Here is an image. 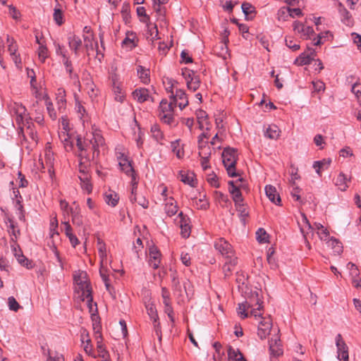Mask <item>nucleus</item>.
I'll return each mask as SVG.
<instances>
[{"label": "nucleus", "instance_id": "obj_45", "mask_svg": "<svg viewBox=\"0 0 361 361\" xmlns=\"http://www.w3.org/2000/svg\"><path fill=\"white\" fill-rule=\"evenodd\" d=\"M331 247L334 249V252L341 254L343 252L342 243L336 238L331 237L329 241Z\"/></svg>", "mask_w": 361, "mask_h": 361}, {"label": "nucleus", "instance_id": "obj_8", "mask_svg": "<svg viewBox=\"0 0 361 361\" xmlns=\"http://www.w3.org/2000/svg\"><path fill=\"white\" fill-rule=\"evenodd\" d=\"M214 247L225 258L234 256V252L231 245L223 238H218L215 240Z\"/></svg>", "mask_w": 361, "mask_h": 361}, {"label": "nucleus", "instance_id": "obj_9", "mask_svg": "<svg viewBox=\"0 0 361 361\" xmlns=\"http://www.w3.org/2000/svg\"><path fill=\"white\" fill-rule=\"evenodd\" d=\"M87 274L85 271H80L78 274H74V281L82 291V295L88 290H92V286L90 281L87 279Z\"/></svg>", "mask_w": 361, "mask_h": 361}, {"label": "nucleus", "instance_id": "obj_6", "mask_svg": "<svg viewBox=\"0 0 361 361\" xmlns=\"http://www.w3.org/2000/svg\"><path fill=\"white\" fill-rule=\"evenodd\" d=\"M244 179L243 178H238L235 183H240L239 185H235L233 180H229L228 184L229 185L228 191L232 195V199L235 204L243 202V198L240 188H245V185L243 183Z\"/></svg>", "mask_w": 361, "mask_h": 361}, {"label": "nucleus", "instance_id": "obj_62", "mask_svg": "<svg viewBox=\"0 0 361 361\" xmlns=\"http://www.w3.org/2000/svg\"><path fill=\"white\" fill-rule=\"evenodd\" d=\"M181 63H190L192 62V58L189 55L187 50H183L180 53Z\"/></svg>", "mask_w": 361, "mask_h": 361}, {"label": "nucleus", "instance_id": "obj_57", "mask_svg": "<svg viewBox=\"0 0 361 361\" xmlns=\"http://www.w3.org/2000/svg\"><path fill=\"white\" fill-rule=\"evenodd\" d=\"M286 45L293 51H297L300 49V45L291 37L286 38Z\"/></svg>", "mask_w": 361, "mask_h": 361}, {"label": "nucleus", "instance_id": "obj_32", "mask_svg": "<svg viewBox=\"0 0 361 361\" xmlns=\"http://www.w3.org/2000/svg\"><path fill=\"white\" fill-rule=\"evenodd\" d=\"M90 155H83L82 157V160H80V163L78 164V171L80 173H84L85 172L88 171V167L90 166Z\"/></svg>", "mask_w": 361, "mask_h": 361}, {"label": "nucleus", "instance_id": "obj_7", "mask_svg": "<svg viewBox=\"0 0 361 361\" xmlns=\"http://www.w3.org/2000/svg\"><path fill=\"white\" fill-rule=\"evenodd\" d=\"M119 162L118 165L121 168V170L123 171L127 176L131 177V182L134 185H137V182L136 181V173L132 166V161H130L127 156L124 155V154H121L120 157H118Z\"/></svg>", "mask_w": 361, "mask_h": 361}, {"label": "nucleus", "instance_id": "obj_53", "mask_svg": "<svg viewBox=\"0 0 361 361\" xmlns=\"http://www.w3.org/2000/svg\"><path fill=\"white\" fill-rule=\"evenodd\" d=\"M8 304L9 309L14 312H17L20 307L19 303L13 296H11L8 298Z\"/></svg>", "mask_w": 361, "mask_h": 361}, {"label": "nucleus", "instance_id": "obj_31", "mask_svg": "<svg viewBox=\"0 0 361 361\" xmlns=\"http://www.w3.org/2000/svg\"><path fill=\"white\" fill-rule=\"evenodd\" d=\"M163 303L164 305V312L167 314L168 317L169 318L171 322H174V312L173 310V307L171 306V300L170 298L163 299Z\"/></svg>", "mask_w": 361, "mask_h": 361}, {"label": "nucleus", "instance_id": "obj_36", "mask_svg": "<svg viewBox=\"0 0 361 361\" xmlns=\"http://www.w3.org/2000/svg\"><path fill=\"white\" fill-rule=\"evenodd\" d=\"M200 82H201L199 75H195L186 83L187 87L190 90L195 92L200 87Z\"/></svg>", "mask_w": 361, "mask_h": 361}, {"label": "nucleus", "instance_id": "obj_22", "mask_svg": "<svg viewBox=\"0 0 361 361\" xmlns=\"http://www.w3.org/2000/svg\"><path fill=\"white\" fill-rule=\"evenodd\" d=\"M331 163L330 159H323L320 161H316L313 163L312 167L315 169L316 173L322 176V170L327 169Z\"/></svg>", "mask_w": 361, "mask_h": 361}, {"label": "nucleus", "instance_id": "obj_49", "mask_svg": "<svg viewBox=\"0 0 361 361\" xmlns=\"http://www.w3.org/2000/svg\"><path fill=\"white\" fill-rule=\"evenodd\" d=\"M85 47L87 51L94 50L95 43H93V36H83Z\"/></svg>", "mask_w": 361, "mask_h": 361}, {"label": "nucleus", "instance_id": "obj_38", "mask_svg": "<svg viewBox=\"0 0 361 361\" xmlns=\"http://www.w3.org/2000/svg\"><path fill=\"white\" fill-rule=\"evenodd\" d=\"M347 181L348 179L346 176L343 173L341 172L336 178V185L339 187L341 190L345 191L348 187Z\"/></svg>", "mask_w": 361, "mask_h": 361}, {"label": "nucleus", "instance_id": "obj_52", "mask_svg": "<svg viewBox=\"0 0 361 361\" xmlns=\"http://www.w3.org/2000/svg\"><path fill=\"white\" fill-rule=\"evenodd\" d=\"M90 140H92L91 144H94L96 146H102L104 144V139L102 137V135L99 133H93V137Z\"/></svg>", "mask_w": 361, "mask_h": 361}, {"label": "nucleus", "instance_id": "obj_60", "mask_svg": "<svg viewBox=\"0 0 361 361\" xmlns=\"http://www.w3.org/2000/svg\"><path fill=\"white\" fill-rule=\"evenodd\" d=\"M170 145L172 152L176 154L178 159L181 158L182 155L180 153V149L179 148L178 140L172 141L170 142Z\"/></svg>", "mask_w": 361, "mask_h": 361}, {"label": "nucleus", "instance_id": "obj_13", "mask_svg": "<svg viewBox=\"0 0 361 361\" xmlns=\"http://www.w3.org/2000/svg\"><path fill=\"white\" fill-rule=\"evenodd\" d=\"M164 211L168 216H172L178 212L177 202L172 196L164 200Z\"/></svg>", "mask_w": 361, "mask_h": 361}, {"label": "nucleus", "instance_id": "obj_58", "mask_svg": "<svg viewBox=\"0 0 361 361\" xmlns=\"http://www.w3.org/2000/svg\"><path fill=\"white\" fill-rule=\"evenodd\" d=\"M7 221L10 223V225L8 227L11 230V233L15 237V238H16L15 240H16L18 236L20 235V230L16 229L17 226H16V224H14V222L11 218L8 217Z\"/></svg>", "mask_w": 361, "mask_h": 361}, {"label": "nucleus", "instance_id": "obj_59", "mask_svg": "<svg viewBox=\"0 0 361 361\" xmlns=\"http://www.w3.org/2000/svg\"><path fill=\"white\" fill-rule=\"evenodd\" d=\"M214 194L216 195V198L219 202H224L225 204L229 203L230 204H231V201L228 197V195L224 194L220 191H215Z\"/></svg>", "mask_w": 361, "mask_h": 361}, {"label": "nucleus", "instance_id": "obj_29", "mask_svg": "<svg viewBox=\"0 0 361 361\" xmlns=\"http://www.w3.org/2000/svg\"><path fill=\"white\" fill-rule=\"evenodd\" d=\"M71 213L72 216V222L74 225L80 226L83 224L82 216L80 213V208L76 206L75 208H71Z\"/></svg>", "mask_w": 361, "mask_h": 361}, {"label": "nucleus", "instance_id": "obj_33", "mask_svg": "<svg viewBox=\"0 0 361 361\" xmlns=\"http://www.w3.org/2000/svg\"><path fill=\"white\" fill-rule=\"evenodd\" d=\"M192 200H195L197 209L206 210L209 208V203L207 199L206 195L200 196L199 199H197V197H193Z\"/></svg>", "mask_w": 361, "mask_h": 361}, {"label": "nucleus", "instance_id": "obj_18", "mask_svg": "<svg viewBox=\"0 0 361 361\" xmlns=\"http://www.w3.org/2000/svg\"><path fill=\"white\" fill-rule=\"evenodd\" d=\"M147 257L149 266L154 269H158V248L155 245H153L149 248Z\"/></svg>", "mask_w": 361, "mask_h": 361}, {"label": "nucleus", "instance_id": "obj_48", "mask_svg": "<svg viewBox=\"0 0 361 361\" xmlns=\"http://www.w3.org/2000/svg\"><path fill=\"white\" fill-rule=\"evenodd\" d=\"M242 354L239 349H234L232 346H229L228 348V357L230 360H237V357Z\"/></svg>", "mask_w": 361, "mask_h": 361}, {"label": "nucleus", "instance_id": "obj_30", "mask_svg": "<svg viewBox=\"0 0 361 361\" xmlns=\"http://www.w3.org/2000/svg\"><path fill=\"white\" fill-rule=\"evenodd\" d=\"M53 16L54 20L58 25H61L63 23V13L59 3L56 4Z\"/></svg>", "mask_w": 361, "mask_h": 361}, {"label": "nucleus", "instance_id": "obj_50", "mask_svg": "<svg viewBox=\"0 0 361 361\" xmlns=\"http://www.w3.org/2000/svg\"><path fill=\"white\" fill-rule=\"evenodd\" d=\"M91 178H86V180H80V185L82 190H85L88 194L92 192V184L90 182Z\"/></svg>", "mask_w": 361, "mask_h": 361}, {"label": "nucleus", "instance_id": "obj_41", "mask_svg": "<svg viewBox=\"0 0 361 361\" xmlns=\"http://www.w3.org/2000/svg\"><path fill=\"white\" fill-rule=\"evenodd\" d=\"M17 255L18 256H17L16 259L20 265L26 267L28 269H30L33 267L32 261L27 259L23 254L21 255Z\"/></svg>", "mask_w": 361, "mask_h": 361}, {"label": "nucleus", "instance_id": "obj_42", "mask_svg": "<svg viewBox=\"0 0 361 361\" xmlns=\"http://www.w3.org/2000/svg\"><path fill=\"white\" fill-rule=\"evenodd\" d=\"M165 2V0H159V5L161 4H164ZM166 8L165 7H161L159 6V27H166L167 25V22L166 20V18H165V13H166Z\"/></svg>", "mask_w": 361, "mask_h": 361}, {"label": "nucleus", "instance_id": "obj_47", "mask_svg": "<svg viewBox=\"0 0 361 361\" xmlns=\"http://www.w3.org/2000/svg\"><path fill=\"white\" fill-rule=\"evenodd\" d=\"M26 109L25 107L22 104H18L17 108L16 109V113L17 115L16 121L18 123H20V121H23L24 115L25 114Z\"/></svg>", "mask_w": 361, "mask_h": 361}, {"label": "nucleus", "instance_id": "obj_24", "mask_svg": "<svg viewBox=\"0 0 361 361\" xmlns=\"http://www.w3.org/2000/svg\"><path fill=\"white\" fill-rule=\"evenodd\" d=\"M92 290H87V292H86L84 295H82V296L83 297L82 300H84L85 298L87 299V307L89 309V312L91 313V314H95L94 312H97V305L96 302L94 304H93V298H92Z\"/></svg>", "mask_w": 361, "mask_h": 361}, {"label": "nucleus", "instance_id": "obj_21", "mask_svg": "<svg viewBox=\"0 0 361 361\" xmlns=\"http://www.w3.org/2000/svg\"><path fill=\"white\" fill-rule=\"evenodd\" d=\"M180 180L185 184H188L191 187H195L196 180L195 179V173L190 171H180L179 172Z\"/></svg>", "mask_w": 361, "mask_h": 361}, {"label": "nucleus", "instance_id": "obj_26", "mask_svg": "<svg viewBox=\"0 0 361 361\" xmlns=\"http://www.w3.org/2000/svg\"><path fill=\"white\" fill-rule=\"evenodd\" d=\"M281 130L276 125H269L264 132V136L271 140H277L280 136Z\"/></svg>", "mask_w": 361, "mask_h": 361}, {"label": "nucleus", "instance_id": "obj_51", "mask_svg": "<svg viewBox=\"0 0 361 361\" xmlns=\"http://www.w3.org/2000/svg\"><path fill=\"white\" fill-rule=\"evenodd\" d=\"M173 82H174V80L171 78H166V79H163V85L165 87L166 92L169 94V95L171 94V92H173Z\"/></svg>", "mask_w": 361, "mask_h": 361}, {"label": "nucleus", "instance_id": "obj_37", "mask_svg": "<svg viewBox=\"0 0 361 361\" xmlns=\"http://www.w3.org/2000/svg\"><path fill=\"white\" fill-rule=\"evenodd\" d=\"M137 72L139 78H140L141 81L143 83L147 84L148 82H149V70L146 69L145 67L142 66H138L137 68Z\"/></svg>", "mask_w": 361, "mask_h": 361}, {"label": "nucleus", "instance_id": "obj_63", "mask_svg": "<svg viewBox=\"0 0 361 361\" xmlns=\"http://www.w3.org/2000/svg\"><path fill=\"white\" fill-rule=\"evenodd\" d=\"M195 75V72L192 70H190L187 68L182 69V75L186 80V83Z\"/></svg>", "mask_w": 361, "mask_h": 361}, {"label": "nucleus", "instance_id": "obj_64", "mask_svg": "<svg viewBox=\"0 0 361 361\" xmlns=\"http://www.w3.org/2000/svg\"><path fill=\"white\" fill-rule=\"evenodd\" d=\"M351 91L355 94L358 99L361 100V85L360 83H355L352 86Z\"/></svg>", "mask_w": 361, "mask_h": 361}, {"label": "nucleus", "instance_id": "obj_23", "mask_svg": "<svg viewBox=\"0 0 361 361\" xmlns=\"http://www.w3.org/2000/svg\"><path fill=\"white\" fill-rule=\"evenodd\" d=\"M133 96L140 103L145 102L149 97V91L145 88L136 89L133 92Z\"/></svg>", "mask_w": 361, "mask_h": 361}, {"label": "nucleus", "instance_id": "obj_56", "mask_svg": "<svg viewBox=\"0 0 361 361\" xmlns=\"http://www.w3.org/2000/svg\"><path fill=\"white\" fill-rule=\"evenodd\" d=\"M16 207L18 211V218L20 220H25L24 208L22 204V200H16Z\"/></svg>", "mask_w": 361, "mask_h": 361}, {"label": "nucleus", "instance_id": "obj_4", "mask_svg": "<svg viewBox=\"0 0 361 361\" xmlns=\"http://www.w3.org/2000/svg\"><path fill=\"white\" fill-rule=\"evenodd\" d=\"M143 302L145 305L147 313L154 324V331L158 335V324H157L158 319V313L155 301L151 298L150 293L148 290L145 292L143 297Z\"/></svg>", "mask_w": 361, "mask_h": 361}, {"label": "nucleus", "instance_id": "obj_28", "mask_svg": "<svg viewBox=\"0 0 361 361\" xmlns=\"http://www.w3.org/2000/svg\"><path fill=\"white\" fill-rule=\"evenodd\" d=\"M56 54L62 56L63 63L66 67V70L69 75H72V72L73 70L72 63L69 60V58L66 56V53L61 51V47L59 44H58V48L56 49Z\"/></svg>", "mask_w": 361, "mask_h": 361}, {"label": "nucleus", "instance_id": "obj_20", "mask_svg": "<svg viewBox=\"0 0 361 361\" xmlns=\"http://www.w3.org/2000/svg\"><path fill=\"white\" fill-rule=\"evenodd\" d=\"M178 216L180 217V229H181V235L186 238L190 236V226L189 224L188 223L189 219L186 218L185 216H184L183 213L180 212L178 214Z\"/></svg>", "mask_w": 361, "mask_h": 361}, {"label": "nucleus", "instance_id": "obj_15", "mask_svg": "<svg viewBox=\"0 0 361 361\" xmlns=\"http://www.w3.org/2000/svg\"><path fill=\"white\" fill-rule=\"evenodd\" d=\"M67 39L69 48L73 51L74 54L78 56L79 55V49L82 46L80 37L75 34L70 33Z\"/></svg>", "mask_w": 361, "mask_h": 361}, {"label": "nucleus", "instance_id": "obj_44", "mask_svg": "<svg viewBox=\"0 0 361 361\" xmlns=\"http://www.w3.org/2000/svg\"><path fill=\"white\" fill-rule=\"evenodd\" d=\"M256 238L259 243H262L268 242L269 235L264 228H259L256 232Z\"/></svg>", "mask_w": 361, "mask_h": 361}, {"label": "nucleus", "instance_id": "obj_1", "mask_svg": "<svg viewBox=\"0 0 361 361\" xmlns=\"http://www.w3.org/2000/svg\"><path fill=\"white\" fill-rule=\"evenodd\" d=\"M169 97V102L166 99L159 102V120L173 127L178 124L173 116L174 109L178 105L183 110L188 105L189 102L186 93L181 89H177L175 94L171 92Z\"/></svg>", "mask_w": 361, "mask_h": 361}, {"label": "nucleus", "instance_id": "obj_27", "mask_svg": "<svg viewBox=\"0 0 361 361\" xmlns=\"http://www.w3.org/2000/svg\"><path fill=\"white\" fill-rule=\"evenodd\" d=\"M65 226V234L68 238L72 246L75 247L80 241L78 238L72 233V228L68 222H63Z\"/></svg>", "mask_w": 361, "mask_h": 361}, {"label": "nucleus", "instance_id": "obj_39", "mask_svg": "<svg viewBox=\"0 0 361 361\" xmlns=\"http://www.w3.org/2000/svg\"><path fill=\"white\" fill-rule=\"evenodd\" d=\"M92 143V140H85L82 141V138L80 136L77 137L76 140V146L78 147L80 152H86L87 149L90 147V144Z\"/></svg>", "mask_w": 361, "mask_h": 361}, {"label": "nucleus", "instance_id": "obj_55", "mask_svg": "<svg viewBox=\"0 0 361 361\" xmlns=\"http://www.w3.org/2000/svg\"><path fill=\"white\" fill-rule=\"evenodd\" d=\"M59 137H60L61 141L63 142L64 147L66 149V150H69L73 148V145L72 142L70 141V137H69L68 134H66L65 132H63V138H62L61 135H59Z\"/></svg>", "mask_w": 361, "mask_h": 361}, {"label": "nucleus", "instance_id": "obj_12", "mask_svg": "<svg viewBox=\"0 0 361 361\" xmlns=\"http://www.w3.org/2000/svg\"><path fill=\"white\" fill-rule=\"evenodd\" d=\"M262 319L258 326L257 335L261 339H264L269 334L272 323L269 317H262Z\"/></svg>", "mask_w": 361, "mask_h": 361}, {"label": "nucleus", "instance_id": "obj_5", "mask_svg": "<svg viewBox=\"0 0 361 361\" xmlns=\"http://www.w3.org/2000/svg\"><path fill=\"white\" fill-rule=\"evenodd\" d=\"M137 14L138 16L144 17V19L142 20V22L147 23V32H146V37L149 41H152L154 42L155 39H158V26L157 23H147L149 20V16L146 14V10L143 6H139L136 9Z\"/></svg>", "mask_w": 361, "mask_h": 361}, {"label": "nucleus", "instance_id": "obj_40", "mask_svg": "<svg viewBox=\"0 0 361 361\" xmlns=\"http://www.w3.org/2000/svg\"><path fill=\"white\" fill-rule=\"evenodd\" d=\"M339 11L342 17V22L349 25L352 22V16L350 12L341 4H340Z\"/></svg>", "mask_w": 361, "mask_h": 361}, {"label": "nucleus", "instance_id": "obj_14", "mask_svg": "<svg viewBox=\"0 0 361 361\" xmlns=\"http://www.w3.org/2000/svg\"><path fill=\"white\" fill-rule=\"evenodd\" d=\"M270 355L274 357H279L283 353L281 340L279 337L271 338L269 341Z\"/></svg>", "mask_w": 361, "mask_h": 361}, {"label": "nucleus", "instance_id": "obj_25", "mask_svg": "<svg viewBox=\"0 0 361 361\" xmlns=\"http://www.w3.org/2000/svg\"><path fill=\"white\" fill-rule=\"evenodd\" d=\"M236 211L238 212V216L240 219V221L243 225H245L246 221L245 219L249 216V212L247 210V206L243 204V202L235 204Z\"/></svg>", "mask_w": 361, "mask_h": 361}, {"label": "nucleus", "instance_id": "obj_35", "mask_svg": "<svg viewBox=\"0 0 361 361\" xmlns=\"http://www.w3.org/2000/svg\"><path fill=\"white\" fill-rule=\"evenodd\" d=\"M112 90L115 94V99L118 102H122L124 99V95L122 92V90L120 86L116 84V80L114 78H112Z\"/></svg>", "mask_w": 361, "mask_h": 361}, {"label": "nucleus", "instance_id": "obj_3", "mask_svg": "<svg viewBox=\"0 0 361 361\" xmlns=\"http://www.w3.org/2000/svg\"><path fill=\"white\" fill-rule=\"evenodd\" d=\"M223 164L230 177L239 176L235 171V166L238 160L237 150L233 147H226L222 152Z\"/></svg>", "mask_w": 361, "mask_h": 361}, {"label": "nucleus", "instance_id": "obj_16", "mask_svg": "<svg viewBox=\"0 0 361 361\" xmlns=\"http://www.w3.org/2000/svg\"><path fill=\"white\" fill-rule=\"evenodd\" d=\"M226 261L223 265L222 269L224 274V277L230 276L238 264V258L235 257H229L225 258Z\"/></svg>", "mask_w": 361, "mask_h": 361}, {"label": "nucleus", "instance_id": "obj_43", "mask_svg": "<svg viewBox=\"0 0 361 361\" xmlns=\"http://www.w3.org/2000/svg\"><path fill=\"white\" fill-rule=\"evenodd\" d=\"M91 318L93 322L92 326L94 334L102 333V326L100 324V318L99 315L97 314H92Z\"/></svg>", "mask_w": 361, "mask_h": 361}, {"label": "nucleus", "instance_id": "obj_19", "mask_svg": "<svg viewBox=\"0 0 361 361\" xmlns=\"http://www.w3.org/2000/svg\"><path fill=\"white\" fill-rule=\"evenodd\" d=\"M241 8L247 20H252L257 14L255 7L249 2H243Z\"/></svg>", "mask_w": 361, "mask_h": 361}, {"label": "nucleus", "instance_id": "obj_54", "mask_svg": "<svg viewBox=\"0 0 361 361\" xmlns=\"http://www.w3.org/2000/svg\"><path fill=\"white\" fill-rule=\"evenodd\" d=\"M47 52L48 49L45 45H41L39 47L38 56L42 63H44L45 59L48 57Z\"/></svg>", "mask_w": 361, "mask_h": 361}, {"label": "nucleus", "instance_id": "obj_2", "mask_svg": "<svg viewBox=\"0 0 361 361\" xmlns=\"http://www.w3.org/2000/svg\"><path fill=\"white\" fill-rule=\"evenodd\" d=\"M263 302L259 298L258 293L255 292L252 294L249 300L238 305L237 308L238 314L241 319H245L248 317L247 310L251 308V315L255 318L262 317V313L260 311L262 310Z\"/></svg>", "mask_w": 361, "mask_h": 361}, {"label": "nucleus", "instance_id": "obj_10", "mask_svg": "<svg viewBox=\"0 0 361 361\" xmlns=\"http://www.w3.org/2000/svg\"><path fill=\"white\" fill-rule=\"evenodd\" d=\"M336 345L337 347L338 358L344 361H349L348 347L340 334L336 336Z\"/></svg>", "mask_w": 361, "mask_h": 361}, {"label": "nucleus", "instance_id": "obj_46", "mask_svg": "<svg viewBox=\"0 0 361 361\" xmlns=\"http://www.w3.org/2000/svg\"><path fill=\"white\" fill-rule=\"evenodd\" d=\"M121 14L123 20L126 23H130V5L129 4H124L122 6Z\"/></svg>", "mask_w": 361, "mask_h": 361}, {"label": "nucleus", "instance_id": "obj_34", "mask_svg": "<svg viewBox=\"0 0 361 361\" xmlns=\"http://www.w3.org/2000/svg\"><path fill=\"white\" fill-rule=\"evenodd\" d=\"M104 198L106 204L111 205V207L116 206L119 200L118 194L115 192H111L110 193L106 192L104 195Z\"/></svg>", "mask_w": 361, "mask_h": 361}, {"label": "nucleus", "instance_id": "obj_61", "mask_svg": "<svg viewBox=\"0 0 361 361\" xmlns=\"http://www.w3.org/2000/svg\"><path fill=\"white\" fill-rule=\"evenodd\" d=\"M46 106H47V111H48V114H49L50 118L52 120H55L57 116H56V113L54 109L52 102H51L49 101H47Z\"/></svg>", "mask_w": 361, "mask_h": 361}, {"label": "nucleus", "instance_id": "obj_11", "mask_svg": "<svg viewBox=\"0 0 361 361\" xmlns=\"http://www.w3.org/2000/svg\"><path fill=\"white\" fill-rule=\"evenodd\" d=\"M316 55V51L312 48H307V51L301 53L294 61V64L298 66L309 65L312 61L314 60V56Z\"/></svg>", "mask_w": 361, "mask_h": 361}, {"label": "nucleus", "instance_id": "obj_17", "mask_svg": "<svg viewBox=\"0 0 361 361\" xmlns=\"http://www.w3.org/2000/svg\"><path fill=\"white\" fill-rule=\"evenodd\" d=\"M265 194L271 202L276 205L281 204V197L274 186L271 185H266Z\"/></svg>", "mask_w": 361, "mask_h": 361}]
</instances>
